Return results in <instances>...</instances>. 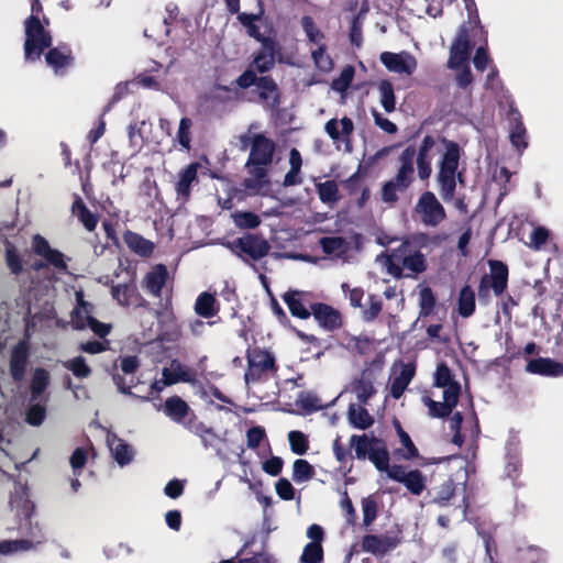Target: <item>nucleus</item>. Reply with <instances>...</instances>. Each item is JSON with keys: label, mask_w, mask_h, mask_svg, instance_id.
<instances>
[{"label": "nucleus", "mask_w": 563, "mask_h": 563, "mask_svg": "<svg viewBox=\"0 0 563 563\" xmlns=\"http://www.w3.org/2000/svg\"><path fill=\"white\" fill-rule=\"evenodd\" d=\"M352 391L356 395L360 404L366 405L368 400L376 394L374 380L368 369H364L360 377L353 379Z\"/></svg>", "instance_id": "26"}, {"label": "nucleus", "mask_w": 563, "mask_h": 563, "mask_svg": "<svg viewBox=\"0 0 563 563\" xmlns=\"http://www.w3.org/2000/svg\"><path fill=\"white\" fill-rule=\"evenodd\" d=\"M111 295L123 307L140 306L143 300L133 283L113 285L111 287Z\"/></svg>", "instance_id": "24"}, {"label": "nucleus", "mask_w": 563, "mask_h": 563, "mask_svg": "<svg viewBox=\"0 0 563 563\" xmlns=\"http://www.w3.org/2000/svg\"><path fill=\"white\" fill-rule=\"evenodd\" d=\"M379 101L387 113L396 110V96L393 84L388 79H383L378 84Z\"/></svg>", "instance_id": "39"}, {"label": "nucleus", "mask_w": 563, "mask_h": 563, "mask_svg": "<svg viewBox=\"0 0 563 563\" xmlns=\"http://www.w3.org/2000/svg\"><path fill=\"white\" fill-rule=\"evenodd\" d=\"M351 446L355 450V457L357 460H366L369 455L372 448L374 446L373 435L368 438L366 433L361 435L353 434L350 439Z\"/></svg>", "instance_id": "42"}, {"label": "nucleus", "mask_w": 563, "mask_h": 563, "mask_svg": "<svg viewBox=\"0 0 563 563\" xmlns=\"http://www.w3.org/2000/svg\"><path fill=\"white\" fill-rule=\"evenodd\" d=\"M163 412L176 423H185V420L189 415L192 419L196 418L189 405L177 395L170 396L165 400Z\"/></svg>", "instance_id": "20"}, {"label": "nucleus", "mask_w": 563, "mask_h": 563, "mask_svg": "<svg viewBox=\"0 0 563 563\" xmlns=\"http://www.w3.org/2000/svg\"><path fill=\"white\" fill-rule=\"evenodd\" d=\"M401 484H404L405 487L416 496L421 495V493L426 489V478L419 470L407 472V475L404 477Z\"/></svg>", "instance_id": "46"}, {"label": "nucleus", "mask_w": 563, "mask_h": 563, "mask_svg": "<svg viewBox=\"0 0 563 563\" xmlns=\"http://www.w3.org/2000/svg\"><path fill=\"white\" fill-rule=\"evenodd\" d=\"M435 476H432L430 487L427 490L429 504H435L439 507H446L454 497L455 485L450 476H443L439 484H434Z\"/></svg>", "instance_id": "17"}, {"label": "nucleus", "mask_w": 563, "mask_h": 563, "mask_svg": "<svg viewBox=\"0 0 563 563\" xmlns=\"http://www.w3.org/2000/svg\"><path fill=\"white\" fill-rule=\"evenodd\" d=\"M445 152L440 162V166L449 168H459V162L461 158L462 150L460 145L454 141L444 140Z\"/></svg>", "instance_id": "43"}, {"label": "nucleus", "mask_w": 563, "mask_h": 563, "mask_svg": "<svg viewBox=\"0 0 563 563\" xmlns=\"http://www.w3.org/2000/svg\"><path fill=\"white\" fill-rule=\"evenodd\" d=\"M234 223L240 229H255L261 224V218L251 211H241L234 214Z\"/></svg>", "instance_id": "59"}, {"label": "nucleus", "mask_w": 563, "mask_h": 563, "mask_svg": "<svg viewBox=\"0 0 563 563\" xmlns=\"http://www.w3.org/2000/svg\"><path fill=\"white\" fill-rule=\"evenodd\" d=\"M195 312L206 319L214 317L219 312L216 297L210 292H201L195 302Z\"/></svg>", "instance_id": "36"}, {"label": "nucleus", "mask_w": 563, "mask_h": 563, "mask_svg": "<svg viewBox=\"0 0 563 563\" xmlns=\"http://www.w3.org/2000/svg\"><path fill=\"white\" fill-rule=\"evenodd\" d=\"M379 60L389 71L408 76L412 75L418 67L416 57L406 51L400 53L383 52Z\"/></svg>", "instance_id": "13"}, {"label": "nucleus", "mask_w": 563, "mask_h": 563, "mask_svg": "<svg viewBox=\"0 0 563 563\" xmlns=\"http://www.w3.org/2000/svg\"><path fill=\"white\" fill-rule=\"evenodd\" d=\"M454 383L457 382L453 379L449 366L444 362L439 363L434 374V386L443 388Z\"/></svg>", "instance_id": "62"}, {"label": "nucleus", "mask_w": 563, "mask_h": 563, "mask_svg": "<svg viewBox=\"0 0 563 563\" xmlns=\"http://www.w3.org/2000/svg\"><path fill=\"white\" fill-rule=\"evenodd\" d=\"M363 523L369 527L377 517V501L373 496H367L362 499Z\"/></svg>", "instance_id": "61"}, {"label": "nucleus", "mask_w": 563, "mask_h": 563, "mask_svg": "<svg viewBox=\"0 0 563 563\" xmlns=\"http://www.w3.org/2000/svg\"><path fill=\"white\" fill-rule=\"evenodd\" d=\"M385 265L389 275L400 279L423 273L427 269V260L420 250L410 249L408 242H401L399 246L388 251Z\"/></svg>", "instance_id": "4"}, {"label": "nucleus", "mask_w": 563, "mask_h": 563, "mask_svg": "<svg viewBox=\"0 0 563 563\" xmlns=\"http://www.w3.org/2000/svg\"><path fill=\"white\" fill-rule=\"evenodd\" d=\"M4 260L11 274L18 276L23 272L22 257L16 247L9 241L4 244Z\"/></svg>", "instance_id": "41"}, {"label": "nucleus", "mask_w": 563, "mask_h": 563, "mask_svg": "<svg viewBox=\"0 0 563 563\" xmlns=\"http://www.w3.org/2000/svg\"><path fill=\"white\" fill-rule=\"evenodd\" d=\"M167 278V267L164 264H157L145 275L143 286L151 295L159 297Z\"/></svg>", "instance_id": "23"}, {"label": "nucleus", "mask_w": 563, "mask_h": 563, "mask_svg": "<svg viewBox=\"0 0 563 563\" xmlns=\"http://www.w3.org/2000/svg\"><path fill=\"white\" fill-rule=\"evenodd\" d=\"M416 373L413 364L407 363L401 365V369L397 376H395L390 384V396L394 399H399L410 382L412 380Z\"/></svg>", "instance_id": "30"}, {"label": "nucleus", "mask_w": 563, "mask_h": 563, "mask_svg": "<svg viewBox=\"0 0 563 563\" xmlns=\"http://www.w3.org/2000/svg\"><path fill=\"white\" fill-rule=\"evenodd\" d=\"M288 441L290 450L297 455H303L309 450L308 437L298 430H292L288 433Z\"/></svg>", "instance_id": "50"}, {"label": "nucleus", "mask_w": 563, "mask_h": 563, "mask_svg": "<svg viewBox=\"0 0 563 563\" xmlns=\"http://www.w3.org/2000/svg\"><path fill=\"white\" fill-rule=\"evenodd\" d=\"M476 309L475 292L470 285L461 288L457 298V311L461 317L470 318Z\"/></svg>", "instance_id": "37"}, {"label": "nucleus", "mask_w": 563, "mask_h": 563, "mask_svg": "<svg viewBox=\"0 0 563 563\" xmlns=\"http://www.w3.org/2000/svg\"><path fill=\"white\" fill-rule=\"evenodd\" d=\"M311 316L324 331L335 332L343 327L342 313L328 303L314 302L311 305Z\"/></svg>", "instance_id": "14"}, {"label": "nucleus", "mask_w": 563, "mask_h": 563, "mask_svg": "<svg viewBox=\"0 0 563 563\" xmlns=\"http://www.w3.org/2000/svg\"><path fill=\"white\" fill-rule=\"evenodd\" d=\"M300 23L309 42L319 44L324 38V34L316 25L314 20L310 15H303Z\"/></svg>", "instance_id": "56"}, {"label": "nucleus", "mask_w": 563, "mask_h": 563, "mask_svg": "<svg viewBox=\"0 0 563 563\" xmlns=\"http://www.w3.org/2000/svg\"><path fill=\"white\" fill-rule=\"evenodd\" d=\"M32 250L37 256L43 257L55 268L66 269L67 265L64 260V254L58 250L52 249L48 241L41 234L33 235Z\"/></svg>", "instance_id": "19"}, {"label": "nucleus", "mask_w": 563, "mask_h": 563, "mask_svg": "<svg viewBox=\"0 0 563 563\" xmlns=\"http://www.w3.org/2000/svg\"><path fill=\"white\" fill-rule=\"evenodd\" d=\"M123 241L131 252L141 257H150L155 247L152 241L131 230L123 233Z\"/></svg>", "instance_id": "28"}, {"label": "nucleus", "mask_w": 563, "mask_h": 563, "mask_svg": "<svg viewBox=\"0 0 563 563\" xmlns=\"http://www.w3.org/2000/svg\"><path fill=\"white\" fill-rule=\"evenodd\" d=\"M109 446L113 459L120 466L128 465L134 457L133 449L122 439L113 437L112 441L109 442Z\"/></svg>", "instance_id": "35"}, {"label": "nucleus", "mask_w": 563, "mask_h": 563, "mask_svg": "<svg viewBox=\"0 0 563 563\" xmlns=\"http://www.w3.org/2000/svg\"><path fill=\"white\" fill-rule=\"evenodd\" d=\"M71 213L79 220L87 231L92 232L97 228L99 222L98 214L91 212L79 196L75 198L71 205Z\"/></svg>", "instance_id": "31"}, {"label": "nucleus", "mask_w": 563, "mask_h": 563, "mask_svg": "<svg viewBox=\"0 0 563 563\" xmlns=\"http://www.w3.org/2000/svg\"><path fill=\"white\" fill-rule=\"evenodd\" d=\"M488 266L489 274H484L481 277L477 288L478 298L483 302H487L490 299V291H493L496 297H500L508 287V266L498 260H490Z\"/></svg>", "instance_id": "7"}, {"label": "nucleus", "mask_w": 563, "mask_h": 563, "mask_svg": "<svg viewBox=\"0 0 563 563\" xmlns=\"http://www.w3.org/2000/svg\"><path fill=\"white\" fill-rule=\"evenodd\" d=\"M413 213L426 227L435 228L446 219V211L432 191H423L416 206Z\"/></svg>", "instance_id": "9"}, {"label": "nucleus", "mask_w": 563, "mask_h": 563, "mask_svg": "<svg viewBox=\"0 0 563 563\" xmlns=\"http://www.w3.org/2000/svg\"><path fill=\"white\" fill-rule=\"evenodd\" d=\"M30 357V344L26 339L20 340L11 350L9 372L15 383L24 379Z\"/></svg>", "instance_id": "15"}, {"label": "nucleus", "mask_w": 563, "mask_h": 563, "mask_svg": "<svg viewBox=\"0 0 563 563\" xmlns=\"http://www.w3.org/2000/svg\"><path fill=\"white\" fill-rule=\"evenodd\" d=\"M526 371L541 376L561 377L563 376V364L549 357H538L527 363Z\"/></svg>", "instance_id": "21"}, {"label": "nucleus", "mask_w": 563, "mask_h": 563, "mask_svg": "<svg viewBox=\"0 0 563 563\" xmlns=\"http://www.w3.org/2000/svg\"><path fill=\"white\" fill-rule=\"evenodd\" d=\"M316 475L313 466L302 459H298L292 464V481L297 484L308 482Z\"/></svg>", "instance_id": "44"}, {"label": "nucleus", "mask_w": 563, "mask_h": 563, "mask_svg": "<svg viewBox=\"0 0 563 563\" xmlns=\"http://www.w3.org/2000/svg\"><path fill=\"white\" fill-rule=\"evenodd\" d=\"M374 446L372 448L367 459L374 464L377 471L383 472L388 468L390 461L389 451L383 439L373 435Z\"/></svg>", "instance_id": "33"}, {"label": "nucleus", "mask_w": 563, "mask_h": 563, "mask_svg": "<svg viewBox=\"0 0 563 563\" xmlns=\"http://www.w3.org/2000/svg\"><path fill=\"white\" fill-rule=\"evenodd\" d=\"M423 404L428 407L429 416L432 418H446L452 413L449 404L444 401H435L429 396L422 398Z\"/></svg>", "instance_id": "53"}, {"label": "nucleus", "mask_w": 563, "mask_h": 563, "mask_svg": "<svg viewBox=\"0 0 563 563\" xmlns=\"http://www.w3.org/2000/svg\"><path fill=\"white\" fill-rule=\"evenodd\" d=\"M262 15L263 10L258 13L241 12L238 14V20L245 27L247 35L261 43V48L253 56L252 66L260 74H266L274 68L280 46L275 37L261 33L256 22L262 19Z\"/></svg>", "instance_id": "2"}, {"label": "nucleus", "mask_w": 563, "mask_h": 563, "mask_svg": "<svg viewBox=\"0 0 563 563\" xmlns=\"http://www.w3.org/2000/svg\"><path fill=\"white\" fill-rule=\"evenodd\" d=\"M64 366L78 378H87L91 375V368L87 365L84 356H76L67 361Z\"/></svg>", "instance_id": "55"}, {"label": "nucleus", "mask_w": 563, "mask_h": 563, "mask_svg": "<svg viewBox=\"0 0 563 563\" xmlns=\"http://www.w3.org/2000/svg\"><path fill=\"white\" fill-rule=\"evenodd\" d=\"M437 300L434 294L430 287H424L420 290V317L430 316L435 307Z\"/></svg>", "instance_id": "57"}, {"label": "nucleus", "mask_w": 563, "mask_h": 563, "mask_svg": "<svg viewBox=\"0 0 563 563\" xmlns=\"http://www.w3.org/2000/svg\"><path fill=\"white\" fill-rule=\"evenodd\" d=\"M45 59L47 65L51 66L55 73L70 66L74 62L71 49L66 44L51 47L45 55Z\"/></svg>", "instance_id": "27"}, {"label": "nucleus", "mask_w": 563, "mask_h": 563, "mask_svg": "<svg viewBox=\"0 0 563 563\" xmlns=\"http://www.w3.org/2000/svg\"><path fill=\"white\" fill-rule=\"evenodd\" d=\"M319 244L327 255L342 254L346 250V241L342 236H323Z\"/></svg>", "instance_id": "48"}, {"label": "nucleus", "mask_w": 563, "mask_h": 563, "mask_svg": "<svg viewBox=\"0 0 563 563\" xmlns=\"http://www.w3.org/2000/svg\"><path fill=\"white\" fill-rule=\"evenodd\" d=\"M49 384L48 372L44 368H36L33 373L30 389L31 400H36L47 388Z\"/></svg>", "instance_id": "40"}, {"label": "nucleus", "mask_w": 563, "mask_h": 563, "mask_svg": "<svg viewBox=\"0 0 563 563\" xmlns=\"http://www.w3.org/2000/svg\"><path fill=\"white\" fill-rule=\"evenodd\" d=\"M244 263L257 262L268 255L271 245L261 234L245 233L224 244Z\"/></svg>", "instance_id": "5"}, {"label": "nucleus", "mask_w": 563, "mask_h": 563, "mask_svg": "<svg viewBox=\"0 0 563 563\" xmlns=\"http://www.w3.org/2000/svg\"><path fill=\"white\" fill-rule=\"evenodd\" d=\"M266 439V431L261 426L251 427L246 431V444L249 449H256Z\"/></svg>", "instance_id": "64"}, {"label": "nucleus", "mask_w": 563, "mask_h": 563, "mask_svg": "<svg viewBox=\"0 0 563 563\" xmlns=\"http://www.w3.org/2000/svg\"><path fill=\"white\" fill-rule=\"evenodd\" d=\"M417 156V151L415 146H407L399 156L400 166L398 168V173H402L405 175L415 177V157Z\"/></svg>", "instance_id": "51"}, {"label": "nucleus", "mask_w": 563, "mask_h": 563, "mask_svg": "<svg viewBox=\"0 0 563 563\" xmlns=\"http://www.w3.org/2000/svg\"><path fill=\"white\" fill-rule=\"evenodd\" d=\"M383 310V301L379 296L369 294L367 296V302L362 308V319L365 322H373Z\"/></svg>", "instance_id": "47"}, {"label": "nucleus", "mask_w": 563, "mask_h": 563, "mask_svg": "<svg viewBox=\"0 0 563 563\" xmlns=\"http://www.w3.org/2000/svg\"><path fill=\"white\" fill-rule=\"evenodd\" d=\"M393 426L396 430V433L399 438L400 443L406 449L405 452H402L401 449H397L395 451V454L400 455L402 459L408 460V461L419 457V451H418L417 446L412 442L410 435L404 430L400 421L396 417H394V419H393Z\"/></svg>", "instance_id": "32"}, {"label": "nucleus", "mask_w": 563, "mask_h": 563, "mask_svg": "<svg viewBox=\"0 0 563 563\" xmlns=\"http://www.w3.org/2000/svg\"><path fill=\"white\" fill-rule=\"evenodd\" d=\"M180 367V365H178ZM163 375V385H175L179 382L184 383H190L192 380L191 375L187 371H183L179 368V371H170L167 367H164L162 371Z\"/></svg>", "instance_id": "58"}, {"label": "nucleus", "mask_w": 563, "mask_h": 563, "mask_svg": "<svg viewBox=\"0 0 563 563\" xmlns=\"http://www.w3.org/2000/svg\"><path fill=\"white\" fill-rule=\"evenodd\" d=\"M24 55L27 60L41 57L46 48L52 46V35L44 29L40 16L30 15L25 22Z\"/></svg>", "instance_id": "8"}, {"label": "nucleus", "mask_w": 563, "mask_h": 563, "mask_svg": "<svg viewBox=\"0 0 563 563\" xmlns=\"http://www.w3.org/2000/svg\"><path fill=\"white\" fill-rule=\"evenodd\" d=\"M435 141L433 136L426 135L419 146L417 152V168L418 175L421 180H426L431 176V161L429 157V153L434 146Z\"/></svg>", "instance_id": "25"}, {"label": "nucleus", "mask_w": 563, "mask_h": 563, "mask_svg": "<svg viewBox=\"0 0 563 563\" xmlns=\"http://www.w3.org/2000/svg\"><path fill=\"white\" fill-rule=\"evenodd\" d=\"M400 543L397 536L385 534H365L362 539L361 547L364 552L375 556H384L394 550Z\"/></svg>", "instance_id": "16"}, {"label": "nucleus", "mask_w": 563, "mask_h": 563, "mask_svg": "<svg viewBox=\"0 0 563 563\" xmlns=\"http://www.w3.org/2000/svg\"><path fill=\"white\" fill-rule=\"evenodd\" d=\"M312 60L319 69L328 71L332 68L333 62L327 54V45L320 44L317 49L311 52Z\"/></svg>", "instance_id": "60"}, {"label": "nucleus", "mask_w": 563, "mask_h": 563, "mask_svg": "<svg viewBox=\"0 0 563 563\" xmlns=\"http://www.w3.org/2000/svg\"><path fill=\"white\" fill-rule=\"evenodd\" d=\"M353 78L354 68L352 66H346L341 71L340 76L333 80L332 88L336 91L343 92L350 87Z\"/></svg>", "instance_id": "63"}, {"label": "nucleus", "mask_w": 563, "mask_h": 563, "mask_svg": "<svg viewBox=\"0 0 563 563\" xmlns=\"http://www.w3.org/2000/svg\"><path fill=\"white\" fill-rule=\"evenodd\" d=\"M324 558L322 544L317 542H308L300 555V563H321Z\"/></svg>", "instance_id": "49"}, {"label": "nucleus", "mask_w": 563, "mask_h": 563, "mask_svg": "<svg viewBox=\"0 0 563 563\" xmlns=\"http://www.w3.org/2000/svg\"><path fill=\"white\" fill-rule=\"evenodd\" d=\"M401 242H408L410 249L420 250L421 247H427L429 244H437L440 242V238L438 235H429L424 232H418L411 234L410 236L404 239Z\"/></svg>", "instance_id": "54"}, {"label": "nucleus", "mask_w": 563, "mask_h": 563, "mask_svg": "<svg viewBox=\"0 0 563 563\" xmlns=\"http://www.w3.org/2000/svg\"><path fill=\"white\" fill-rule=\"evenodd\" d=\"M77 306L71 312V325L75 330H84L88 327L91 305L84 300L82 294L77 292Z\"/></svg>", "instance_id": "34"}, {"label": "nucleus", "mask_w": 563, "mask_h": 563, "mask_svg": "<svg viewBox=\"0 0 563 563\" xmlns=\"http://www.w3.org/2000/svg\"><path fill=\"white\" fill-rule=\"evenodd\" d=\"M276 152V143L264 133L253 135V144L245 167L251 177L243 180L246 189L258 190L268 186V167L273 164Z\"/></svg>", "instance_id": "1"}, {"label": "nucleus", "mask_w": 563, "mask_h": 563, "mask_svg": "<svg viewBox=\"0 0 563 563\" xmlns=\"http://www.w3.org/2000/svg\"><path fill=\"white\" fill-rule=\"evenodd\" d=\"M316 188L321 202L331 205L339 201V187L335 180L319 183L316 185Z\"/></svg>", "instance_id": "45"}, {"label": "nucleus", "mask_w": 563, "mask_h": 563, "mask_svg": "<svg viewBox=\"0 0 563 563\" xmlns=\"http://www.w3.org/2000/svg\"><path fill=\"white\" fill-rule=\"evenodd\" d=\"M140 360L135 355L120 357L121 373L118 372L117 364H113L111 373L112 380L120 393L134 396V394L131 391V388L135 387L139 383L135 374L140 368Z\"/></svg>", "instance_id": "10"}, {"label": "nucleus", "mask_w": 563, "mask_h": 563, "mask_svg": "<svg viewBox=\"0 0 563 563\" xmlns=\"http://www.w3.org/2000/svg\"><path fill=\"white\" fill-rule=\"evenodd\" d=\"M527 131L523 122L519 119L512 126L510 132V142L512 146L519 152L522 153L523 150L527 148L528 143L526 141Z\"/></svg>", "instance_id": "52"}, {"label": "nucleus", "mask_w": 563, "mask_h": 563, "mask_svg": "<svg viewBox=\"0 0 563 563\" xmlns=\"http://www.w3.org/2000/svg\"><path fill=\"white\" fill-rule=\"evenodd\" d=\"M258 73L252 64L236 79L235 85L241 89H249V101L257 102L265 109L276 111L282 102L280 90L275 79L267 76H257Z\"/></svg>", "instance_id": "3"}, {"label": "nucleus", "mask_w": 563, "mask_h": 563, "mask_svg": "<svg viewBox=\"0 0 563 563\" xmlns=\"http://www.w3.org/2000/svg\"><path fill=\"white\" fill-rule=\"evenodd\" d=\"M198 163H190L183 170L179 172V179L176 183L175 189L178 197L187 200L190 196L191 185L198 181Z\"/></svg>", "instance_id": "29"}, {"label": "nucleus", "mask_w": 563, "mask_h": 563, "mask_svg": "<svg viewBox=\"0 0 563 563\" xmlns=\"http://www.w3.org/2000/svg\"><path fill=\"white\" fill-rule=\"evenodd\" d=\"M246 360L244 380L247 385L267 380L271 373L275 374L278 371L274 354L267 350L257 346L247 349Z\"/></svg>", "instance_id": "6"}, {"label": "nucleus", "mask_w": 563, "mask_h": 563, "mask_svg": "<svg viewBox=\"0 0 563 563\" xmlns=\"http://www.w3.org/2000/svg\"><path fill=\"white\" fill-rule=\"evenodd\" d=\"M473 47L474 44L470 40L468 29L462 25L451 45L448 67L460 69L463 65L468 64Z\"/></svg>", "instance_id": "11"}, {"label": "nucleus", "mask_w": 563, "mask_h": 563, "mask_svg": "<svg viewBox=\"0 0 563 563\" xmlns=\"http://www.w3.org/2000/svg\"><path fill=\"white\" fill-rule=\"evenodd\" d=\"M349 420L353 427L361 430H366L374 423V418L368 410L362 406L356 407L354 404L349 406Z\"/></svg>", "instance_id": "38"}, {"label": "nucleus", "mask_w": 563, "mask_h": 563, "mask_svg": "<svg viewBox=\"0 0 563 563\" xmlns=\"http://www.w3.org/2000/svg\"><path fill=\"white\" fill-rule=\"evenodd\" d=\"M456 180L463 181L462 173H457L455 168L439 166L438 183L444 200H452L454 198Z\"/></svg>", "instance_id": "22"}, {"label": "nucleus", "mask_w": 563, "mask_h": 563, "mask_svg": "<svg viewBox=\"0 0 563 563\" xmlns=\"http://www.w3.org/2000/svg\"><path fill=\"white\" fill-rule=\"evenodd\" d=\"M32 250L37 256L43 257L55 268L66 269L67 265L64 260V254L58 250L52 249L48 241L41 234L33 235Z\"/></svg>", "instance_id": "18"}, {"label": "nucleus", "mask_w": 563, "mask_h": 563, "mask_svg": "<svg viewBox=\"0 0 563 563\" xmlns=\"http://www.w3.org/2000/svg\"><path fill=\"white\" fill-rule=\"evenodd\" d=\"M292 317L298 319H309L311 316V305L314 302L311 291L289 289L282 296Z\"/></svg>", "instance_id": "12"}]
</instances>
